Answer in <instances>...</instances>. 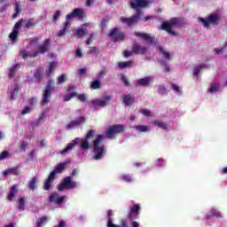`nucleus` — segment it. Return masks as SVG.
I'll return each mask as SVG.
<instances>
[{"instance_id":"1","label":"nucleus","mask_w":227,"mask_h":227,"mask_svg":"<svg viewBox=\"0 0 227 227\" xmlns=\"http://www.w3.org/2000/svg\"><path fill=\"white\" fill-rule=\"evenodd\" d=\"M150 2L148 1H137V2H130V6L134 10H137V14L133 15L129 18H121V22H123L124 24H127L128 27H132V26H136L139 22V15H141V11L139 8H145V6H148V4Z\"/></svg>"},{"instance_id":"2","label":"nucleus","mask_w":227,"mask_h":227,"mask_svg":"<svg viewBox=\"0 0 227 227\" xmlns=\"http://www.w3.org/2000/svg\"><path fill=\"white\" fill-rule=\"evenodd\" d=\"M104 137V135H97L96 139L93 141L94 160H100L104 157V153H106V145H102Z\"/></svg>"},{"instance_id":"3","label":"nucleus","mask_w":227,"mask_h":227,"mask_svg":"<svg viewBox=\"0 0 227 227\" xmlns=\"http://www.w3.org/2000/svg\"><path fill=\"white\" fill-rule=\"evenodd\" d=\"M183 20L180 18H172L168 21H163L160 26L162 31H166L172 36H178V33L173 30V27H180Z\"/></svg>"},{"instance_id":"4","label":"nucleus","mask_w":227,"mask_h":227,"mask_svg":"<svg viewBox=\"0 0 227 227\" xmlns=\"http://www.w3.org/2000/svg\"><path fill=\"white\" fill-rule=\"evenodd\" d=\"M55 86H54V80H49L47 84L45 85L42 100H41V106H47L49 102H51V98H52V91H54Z\"/></svg>"},{"instance_id":"5","label":"nucleus","mask_w":227,"mask_h":227,"mask_svg":"<svg viewBox=\"0 0 227 227\" xmlns=\"http://www.w3.org/2000/svg\"><path fill=\"white\" fill-rule=\"evenodd\" d=\"M222 17L217 13H212L209 16L205 18L199 17L198 20L199 22H201L204 26V27H210V24L217 25L222 20Z\"/></svg>"},{"instance_id":"6","label":"nucleus","mask_w":227,"mask_h":227,"mask_svg":"<svg viewBox=\"0 0 227 227\" xmlns=\"http://www.w3.org/2000/svg\"><path fill=\"white\" fill-rule=\"evenodd\" d=\"M139 210H141V206L139 204H134L129 208L128 217L131 221V227H139V223L136 222V218L134 217V215H139Z\"/></svg>"},{"instance_id":"7","label":"nucleus","mask_w":227,"mask_h":227,"mask_svg":"<svg viewBox=\"0 0 227 227\" xmlns=\"http://www.w3.org/2000/svg\"><path fill=\"white\" fill-rule=\"evenodd\" d=\"M77 187V182L72 181V176H66L62 183L58 186V191H65V189H75Z\"/></svg>"},{"instance_id":"8","label":"nucleus","mask_w":227,"mask_h":227,"mask_svg":"<svg viewBox=\"0 0 227 227\" xmlns=\"http://www.w3.org/2000/svg\"><path fill=\"white\" fill-rule=\"evenodd\" d=\"M109 36L112 42H123L125 40V32L121 31L118 27H114L110 31Z\"/></svg>"},{"instance_id":"9","label":"nucleus","mask_w":227,"mask_h":227,"mask_svg":"<svg viewBox=\"0 0 227 227\" xmlns=\"http://www.w3.org/2000/svg\"><path fill=\"white\" fill-rule=\"evenodd\" d=\"M74 17H75L74 12H71L67 15L66 17L67 20L62 25V29L59 31L58 36H65V34L70 31V26H72V24L70 23L69 20H74Z\"/></svg>"},{"instance_id":"10","label":"nucleus","mask_w":227,"mask_h":227,"mask_svg":"<svg viewBox=\"0 0 227 227\" xmlns=\"http://www.w3.org/2000/svg\"><path fill=\"white\" fill-rule=\"evenodd\" d=\"M52 43L51 39H45L43 44L37 46V51H34L33 56H38V54H45V52H49V49H51V45Z\"/></svg>"},{"instance_id":"11","label":"nucleus","mask_w":227,"mask_h":227,"mask_svg":"<svg viewBox=\"0 0 227 227\" xmlns=\"http://www.w3.org/2000/svg\"><path fill=\"white\" fill-rule=\"evenodd\" d=\"M20 27H22V19L15 23L12 33L9 34V38L13 43L19 40V29H20Z\"/></svg>"},{"instance_id":"12","label":"nucleus","mask_w":227,"mask_h":227,"mask_svg":"<svg viewBox=\"0 0 227 227\" xmlns=\"http://www.w3.org/2000/svg\"><path fill=\"white\" fill-rule=\"evenodd\" d=\"M125 130V127L121 124L110 126L106 131L107 137H114V134H121Z\"/></svg>"},{"instance_id":"13","label":"nucleus","mask_w":227,"mask_h":227,"mask_svg":"<svg viewBox=\"0 0 227 227\" xmlns=\"http://www.w3.org/2000/svg\"><path fill=\"white\" fill-rule=\"evenodd\" d=\"M94 137L95 129H90L85 135V139H82L80 144L81 150H90V142H88V139H93Z\"/></svg>"},{"instance_id":"14","label":"nucleus","mask_w":227,"mask_h":227,"mask_svg":"<svg viewBox=\"0 0 227 227\" xmlns=\"http://www.w3.org/2000/svg\"><path fill=\"white\" fill-rule=\"evenodd\" d=\"M74 97H76L80 102H86V100H88L86 94H77V92H72L64 96V102H70V99L74 98Z\"/></svg>"},{"instance_id":"15","label":"nucleus","mask_w":227,"mask_h":227,"mask_svg":"<svg viewBox=\"0 0 227 227\" xmlns=\"http://www.w3.org/2000/svg\"><path fill=\"white\" fill-rule=\"evenodd\" d=\"M132 49L134 54L139 55V56H145L146 52H148V48L145 46H141L139 43H134L132 44Z\"/></svg>"},{"instance_id":"16","label":"nucleus","mask_w":227,"mask_h":227,"mask_svg":"<svg viewBox=\"0 0 227 227\" xmlns=\"http://www.w3.org/2000/svg\"><path fill=\"white\" fill-rule=\"evenodd\" d=\"M65 196L59 197L58 192H53L49 198V203H54L55 205H63L65 203Z\"/></svg>"},{"instance_id":"17","label":"nucleus","mask_w":227,"mask_h":227,"mask_svg":"<svg viewBox=\"0 0 227 227\" xmlns=\"http://www.w3.org/2000/svg\"><path fill=\"white\" fill-rule=\"evenodd\" d=\"M82 142V138L75 137L71 143L67 144V145L60 152V153L62 155H65V153H67V152L74 150V146H75V145H79Z\"/></svg>"},{"instance_id":"18","label":"nucleus","mask_w":227,"mask_h":227,"mask_svg":"<svg viewBox=\"0 0 227 227\" xmlns=\"http://www.w3.org/2000/svg\"><path fill=\"white\" fill-rule=\"evenodd\" d=\"M113 98V96L108 95L105 96L103 99H94L91 101L92 106H98L99 107H106L107 106V102Z\"/></svg>"},{"instance_id":"19","label":"nucleus","mask_w":227,"mask_h":227,"mask_svg":"<svg viewBox=\"0 0 227 227\" xmlns=\"http://www.w3.org/2000/svg\"><path fill=\"white\" fill-rule=\"evenodd\" d=\"M135 35L137 36V38H141L142 40H145V42H147V43H150V45L155 43V38L152 37L150 34L136 32Z\"/></svg>"},{"instance_id":"20","label":"nucleus","mask_w":227,"mask_h":227,"mask_svg":"<svg viewBox=\"0 0 227 227\" xmlns=\"http://www.w3.org/2000/svg\"><path fill=\"white\" fill-rule=\"evenodd\" d=\"M84 121H86V117L81 116L78 119L70 121L67 124V129H75V127H79V125H82V123H84Z\"/></svg>"},{"instance_id":"21","label":"nucleus","mask_w":227,"mask_h":227,"mask_svg":"<svg viewBox=\"0 0 227 227\" xmlns=\"http://www.w3.org/2000/svg\"><path fill=\"white\" fill-rule=\"evenodd\" d=\"M54 178H56V176H54V172H51L44 182V184H43L44 191H51V185H52V182H54Z\"/></svg>"},{"instance_id":"22","label":"nucleus","mask_w":227,"mask_h":227,"mask_svg":"<svg viewBox=\"0 0 227 227\" xmlns=\"http://www.w3.org/2000/svg\"><path fill=\"white\" fill-rule=\"evenodd\" d=\"M19 193V185L12 184L10 188L9 194L7 196L8 201H13V198Z\"/></svg>"},{"instance_id":"23","label":"nucleus","mask_w":227,"mask_h":227,"mask_svg":"<svg viewBox=\"0 0 227 227\" xmlns=\"http://www.w3.org/2000/svg\"><path fill=\"white\" fill-rule=\"evenodd\" d=\"M153 82V78L152 76H145L142 79L137 80V86H150Z\"/></svg>"},{"instance_id":"24","label":"nucleus","mask_w":227,"mask_h":227,"mask_svg":"<svg viewBox=\"0 0 227 227\" xmlns=\"http://www.w3.org/2000/svg\"><path fill=\"white\" fill-rule=\"evenodd\" d=\"M70 164V161H64L63 163H59L56 165L55 168L51 171L54 173V176H56V173H61L67 169V166Z\"/></svg>"},{"instance_id":"25","label":"nucleus","mask_w":227,"mask_h":227,"mask_svg":"<svg viewBox=\"0 0 227 227\" xmlns=\"http://www.w3.org/2000/svg\"><path fill=\"white\" fill-rule=\"evenodd\" d=\"M122 102L125 106H129L135 104L136 98L132 97L131 94H126L122 97Z\"/></svg>"},{"instance_id":"26","label":"nucleus","mask_w":227,"mask_h":227,"mask_svg":"<svg viewBox=\"0 0 227 227\" xmlns=\"http://www.w3.org/2000/svg\"><path fill=\"white\" fill-rule=\"evenodd\" d=\"M88 24H82L81 27L76 29V35L78 38H82L85 35H88Z\"/></svg>"},{"instance_id":"27","label":"nucleus","mask_w":227,"mask_h":227,"mask_svg":"<svg viewBox=\"0 0 227 227\" xmlns=\"http://www.w3.org/2000/svg\"><path fill=\"white\" fill-rule=\"evenodd\" d=\"M107 227H129V220H127V218H124L121 221V224H114L112 223L111 218L108 220L107 223H106Z\"/></svg>"},{"instance_id":"28","label":"nucleus","mask_w":227,"mask_h":227,"mask_svg":"<svg viewBox=\"0 0 227 227\" xmlns=\"http://www.w3.org/2000/svg\"><path fill=\"white\" fill-rule=\"evenodd\" d=\"M4 176H8V175H15L16 176H19L20 173L19 172V167H14L8 168L3 172Z\"/></svg>"},{"instance_id":"29","label":"nucleus","mask_w":227,"mask_h":227,"mask_svg":"<svg viewBox=\"0 0 227 227\" xmlns=\"http://www.w3.org/2000/svg\"><path fill=\"white\" fill-rule=\"evenodd\" d=\"M213 217H221V213L216 209H211L207 213V219H212Z\"/></svg>"},{"instance_id":"30","label":"nucleus","mask_w":227,"mask_h":227,"mask_svg":"<svg viewBox=\"0 0 227 227\" xmlns=\"http://www.w3.org/2000/svg\"><path fill=\"white\" fill-rule=\"evenodd\" d=\"M20 90V86L19 84H16L11 92V100H17V97H19Z\"/></svg>"},{"instance_id":"31","label":"nucleus","mask_w":227,"mask_h":227,"mask_svg":"<svg viewBox=\"0 0 227 227\" xmlns=\"http://www.w3.org/2000/svg\"><path fill=\"white\" fill-rule=\"evenodd\" d=\"M20 64L17 63V64L13 65L10 68L9 78L13 79V77H15V71L20 70Z\"/></svg>"},{"instance_id":"32","label":"nucleus","mask_w":227,"mask_h":227,"mask_svg":"<svg viewBox=\"0 0 227 227\" xmlns=\"http://www.w3.org/2000/svg\"><path fill=\"white\" fill-rule=\"evenodd\" d=\"M20 54L23 59H27V58H36V56H34L35 51L30 52L27 51L26 50H22L20 51Z\"/></svg>"},{"instance_id":"33","label":"nucleus","mask_w":227,"mask_h":227,"mask_svg":"<svg viewBox=\"0 0 227 227\" xmlns=\"http://www.w3.org/2000/svg\"><path fill=\"white\" fill-rule=\"evenodd\" d=\"M42 74H43L42 67L36 68L35 70L34 78L35 79L36 82H40V81H42Z\"/></svg>"},{"instance_id":"34","label":"nucleus","mask_w":227,"mask_h":227,"mask_svg":"<svg viewBox=\"0 0 227 227\" xmlns=\"http://www.w3.org/2000/svg\"><path fill=\"white\" fill-rule=\"evenodd\" d=\"M153 123L160 129H162L163 130H168V123H164V121L159 120H154Z\"/></svg>"},{"instance_id":"35","label":"nucleus","mask_w":227,"mask_h":227,"mask_svg":"<svg viewBox=\"0 0 227 227\" xmlns=\"http://www.w3.org/2000/svg\"><path fill=\"white\" fill-rule=\"evenodd\" d=\"M74 17L78 19H84V11L82 9L76 8L73 11Z\"/></svg>"},{"instance_id":"36","label":"nucleus","mask_w":227,"mask_h":227,"mask_svg":"<svg viewBox=\"0 0 227 227\" xmlns=\"http://www.w3.org/2000/svg\"><path fill=\"white\" fill-rule=\"evenodd\" d=\"M207 91L208 93H215L216 91H219V83H212L210 87L207 89Z\"/></svg>"},{"instance_id":"37","label":"nucleus","mask_w":227,"mask_h":227,"mask_svg":"<svg viewBox=\"0 0 227 227\" xmlns=\"http://www.w3.org/2000/svg\"><path fill=\"white\" fill-rule=\"evenodd\" d=\"M48 218L47 216H42L36 220V226L42 227L43 224H47Z\"/></svg>"},{"instance_id":"38","label":"nucleus","mask_w":227,"mask_h":227,"mask_svg":"<svg viewBox=\"0 0 227 227\" xmlns=\"http://www.w3.org/2000/svg\"><path fill=\"white\" fill-rule=\"evenodd\" d=\"M20 13H22V9L20 8V5L19 4V3H16L15 12L12 14V19H17V17H19Z\"/></svg>"},{"instance_id":"39","label":"nucleus","mask_w":227,"mask_h":227,"mask_svg":"<svg viewBox=\"0 0 227 227\" xmlns=\"http://www.w3.org/2000/svg\"><path fill=\"white\" fill-rule=\"evenodd\" d=\"M118 67L121 69L128 68L129 67H132V60L125 61V62H119Z\"/></svg>"},{"instance_id":"40","label":"nucleus","mask_w":227,"mask_h":227,"mask_svg":"<svg viewBox=\"0 0 227 227\" xmlns=\"http://www.w3.org/2000/svg\"><path fill=\"white\" fill-rule=\"evenodd\" d=\"M26 199L24 197H21L18 200V208L19 210L23 211L26 208V203L24 202Z\"/></svg>"},{"instance_id":"41","label":"nucleus","mask_w":227,"mask_h":227,"mask_svg":"<svg viewBox=\"0 0 227 227\" xmlns=\"http://www.w3.org/2000/svg\"><path fill=\"white\" fill-rule=\"evenodd\" d=\"M35 26H36V23H35V19L33 18L28 19L25 24L26 29H29L30 27H35Z\"/></svg>"},{"instance_id":"42","label":"nucleus","mask_w":227,"mask_h":227,"mask_svg":"<svg viewBox=\"0 0 227 227\" xmlns=\"http://www.w3.org/2000/svg\"><path fill=\"white\" fill-rule=\"evenodd\" d=\"M55 68H56V62H51L49 68L46 72L48 77H51V74H52V72H54Z\"/></svg>"},{"instance_id":"43","label":"nucleus","mask_w":227,"mask_h":227,"mask_svg":"<svg viewBox=\"0 0 227 227\" xmlns=\"http://www.w3.org/2000/svg\"><path fill=\"white\" fill-rule=\"evenodd\" d=\"M36 177H32V179L28 182V187L32 191H35V189H36Z\"/></svg>"},{"instance_id":"44","label":"nucleus","mask_w":227,"mask_h":227,"mask_svg":"<svg viewBox=\"0 0 227 227\" xmlns=\"http://www.w3.org/2000/svg\"><path fill=\"white\" fill-rule=\"evenodd\" d=\"M136 130H139V132H148L150 128L146 125H138L135 126Z\"/></svg>"},{"instance_id":"45","label":"nucleus","mask_w":227,"mask_h":227,"mask_svg":"<svg viewBox=\"0 0 227 227\" xmlns=\"http://www.w3.org/2000/svg\"><path fill=\"white\" fill-rule=\"evenodd\" d=\"M121 180H122V182H127L128 184H130L133 182L134 179H132V176L130 175H123L121 176Z\"/></svg>"},{"instance_id":"46","label":"nucleus","mask_w":227,"mask_h":227,"mask_svg":"<svg viewBox=\"0 0 227 227\" xmlns=\"http://www.w3.org/2000/svg\"><path fill=\"white\" fill-rule=\"evenodd\" d=\"M100 88V81L95 80L90 82V90H98Z\"/></svg>"},{"instance_id":"47","label":"nucleus","mask_w":227,"mask_h":227,"mask_svg":"<svg viewBox=\"0 0 227 227\" xmlns=\"http://www.w3.org/2000/svg\"><path fill=\"white\" fill-rule=\"evenodd\" d=\"M160 52L164 56L165 59H171V53L166 51L164 48H160Z\"/></svg>"},{"instance_id":"48","label":"nucleus","mask_w":227,"mask_h":227,"mask_svg":"<svg viewBox=\"0 0 227 227\" xmlns=\"http://www.w3.org/2000/svg\"><path fill=\"white\" fill-rule=\"evenodd\" d=\"M158 93L160 95H168L166 86L164 85L158 86Z\"/></svg>"},{"instance_id":"49","label":"nucleus","mask_w":227,"mask_h":227,"mask_svg":"<svg viewBox=\"0 0 227 227\" xmlns=\"http://www.w3.org/2000/svg\"><path fill=\"white\" fill-rule=\"evenodd\" d=\"M139 113L143 114L144 116H152V111L146 109V108H142L139 110Z\"/></svg>"},{"instance_id":"50","label":"nucleus","mask_w":227,"mask_h":227,"mask_svg":"<svg viewBox=\"0 0 227 227\" xmlns=\"http://www.w3.org/2000/svg\"><path fill=\"white\" fill-rule=\"evenodd\" d=\"M10 157V152L4 151L0 153V160H4V159H8Z\"/></svg>"},{"instance_id":"51","label":"nucleus","mask_w":227,"mask_h":227,"mask_svg":"<svg viewBox=\"0 0 227 227\" xmlns=\"http://www.w3.org/2000/svg\"><path fill=\"white\" fill-rule=\"evenodd\" d=\"M170 86L172 87V90L176 92V93H182V88H180L178 85H176V83H170Z\"/></svg>"},{"instance_id":"52","label":"nucleus","mask_w":227,"mask_h":227,"mask_svg":"<svg viewBox=\"0 0 227 227\" xmlns=\"http://www.w3.org/2000/svg\"><path fill=\"white\" fill-rule=\"evenodd\" d=\"M59 17H61V11H56L55 13L53 14L52 20L56 22V20H58Z\"/></svg>"},{"instance_id":"53","label":"nucleus","mask_w":227,"mask_h":227,"mask_svg":"<svg viewBox=\"0 0 227 227\" xmlns=\"http://www.w3.org/2000/svg\"><path fill=\"white\" fill-rule=\"evenodd\" d=\"M160 63L163 67H165L164 72H170L171 68L166 63V60H160Z\"/></svg>"},{"instance_id":"54","label":"nucleus","mask_w":227,"mask_h":227,"mask_svg":"<svg viewBox=\"0 0 227 227\" xmlns=\"http://www.w3.org/2000/svg\"><path fill=\"white\" fill-rule=\"evenodd\" d=\"M29 145V144L26 141L21 142L20 148V150H22L23 152H26V148H27V146Z\"/></svg>"},{"instance_id":"55","label":"nucleus","mask_w":227,"mask_h":227,"mask_svg":"<svg viewBox=\"0 0 227 227\" xmlns=\"http://www.w3.org/2000/svg\"><path fill=\"white\" fill-rule=\"evenodd\" d=\"M99 50L97 47H91L88 54H98Z\"/></svg>"},{"instance_id":"56","label":"nucleus","mask_w":227,"mask_h":227,"mask_svg":"<svg viewBox=\"0 0 227 227\" xmlns=\"http://www.w3.org/2000/svg\"><path fill=\"white\" fill-rule=\"evenodd\" d=\"M201 70L200 67H199L198 66H196L193 68V75H195V77H198L200 75V71Z\"/></svg>"},{"instance_id":"57","label":"nucleus","mask_w":227,"mask_h":227,"mask_svg":"<svg viewBox=\"0 0 227 227\" xmlns=\"http://www.w3.org/2000/svg\"><path fill=\"white\" fill-rule=\"evenodd\" d=\"M38 102V99L36 98H31L30 99H29V105L31 106H36V103Z\"/></svg>"},{"instance_id":"58","label":"nucleus","mask_w":227,"mask_h":227,"mask_svg":"<svg viewBox=\"0 0 227 227\" xmlns=\"http://www.w3.org/2000/svg\"><path fill=\"white\" fill-rule=\"evenodd\" d=\"M29 113H31L30 106H25V108L21 112V114H29Z\"/></svg>"},{"instance_id":"59","label":"nucleus","mask_w":227,"mask_h":227,"mask_svg":"<svg viewBox=\"0 0 227 227\" xmlns=\"http://www.w3.org/2000/svg\"><path fill=\"white\" fill-rule=\"evenodd\" d=\"M156 166L160 167V166H166V162L162 159H158L156 161Z\"/></svg>"},{"instance_id":"60","label":"nucleus","mask_w":227,"mask_h":227,"mask_svg":"<svg viewBox=\"0 0 227 227\" xmlns=\"http://www.w3.org/2000/svg\"><path fill=\"white\" fill-rule=\"evenodd\" d=\"M47 113H49V109H46L44 112H43V113L40 114V116H39V118H38L39 121H42V120H43V118H45Z\"/></svg>"},{"instance_id":"61","label":"nucleus","mask_w":227,"mask_h":227,"mask_svg":"<svg viewBox=\"0 0 227 227\" xmlns=\"http://www.w3.org/2000/svg\"><path fill=\"white\" fill-rule=\"evenodd\" d=\"M65 82V74H61L58 77V84H63Z\"/></svg>"},{"instance_id":"62","label":"nucleus","mask_w":227,"mask_h":227,"mask_svg":"<svg viewBox=\"0 0 227 227\" xmlns=\"http://www.w3.org/2000/svg\"><path fill=\"white\" fill-rule=\"evenodd\" d=\"M134 54L133 50L131 51H124L123 56L124 58H130Z\"/></svg>"},{"instance_id":"63","label":"nucleus","mask_w":227,"mask_h":227,"mask_svg":"<svg viewBox=\"0 0 227 227\" xmlns=\"http://www.w3.org/2000/svg\"><path fill=\"white\" fill-rule=\"evenodd\" d=\"M121 81L122 82L125 84V86H129V84H130V82H129V79L127 78V76L123 75L121 77Z\"/></svg>"},{"instance_id":"64","label":"nucleus","mask_w":227,"mask_h":227,"mask_svg":"<svg viewBox=\"0 0 227 227\" xmlns=\"http://www.w3.org/2000/svg\"><path fill=\"white\" fill-rule=\"evenodd\" d=\"M54 227H67V223H65V221H60L59 224Z\"/></svg>"}]
</instances>
